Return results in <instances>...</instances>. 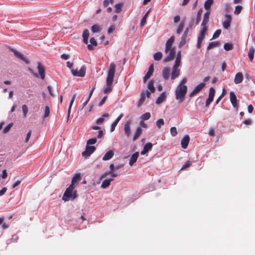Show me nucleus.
I'll use <instances>...</instances> for the list:
<instances>
[{"label":"nucleus","instance_id":"obj_1","mask_svg":"<svg viewBox=\"0 0 255 255\" xmlns=\"http://www.w3.org/2000/svg\"><path fill=\"white\" fill-rule=\"evenodd\" d=\"M187 79L183 78L179 82L175 90V96L176 99L179 103H182L184 100L187 92V87L186 84Z\"/></svg>","mask_w":255,"mask_h":255},{"label":"nucleus","instance_id":"obj_2","mask_svg":"<svg viewBox=\"0 0 255 255\" xmlns=\"http://www.w3.org/2000/svg\"><path fill=\"white\" fill-rule=\"evenodd\" d=\"M116 65L114 62L110 63L107 71V77L106 78V87L104 89L105 93H109L112 90V84L116 73Z\"/></svg>","mask_w":255,"mask_h":255},{"label":"nucleus","instance_id":"obj_3","mask_svg":"<svg viewBox=\"0 0 255 255\" xmlns=\"http://www.w3.org/2000/svg\"><path fill=\"white\" fill-rule=\"evenodd\" d=\"M174 41V37L171 36L169 38L165 44V53L168 55L164 58L165 62H168L172 60L175 55V49L172 47V44Z\"/></svg>","mask_w":255,"mask_h":255},{"label":"nucleus","instance_id":"obj_4","mask_svg":"<svg viewBox=\"0 0 255 255\" xmlns=\"http://www.w3.org/2000/svg\"><path fill=\"white\" fill-rule=\"evenodd\" d=\"M74 188L72 187L71 189H69V186L63 195L62 200L64 201H68L76 199L77 197V192L76 190H74Z\"/></svg>","mask_w":255,"mask_h":255},{"label":"nucleus","instance_id":"obj_5","mask_svg":"<svg viewBox=\"0 0 255 255\" xmlns=\"http://www.w3.org/2000/svg\"><path fill=\"white\" fill-rule=\"evenodd\" d=\"M86 67L85 66H82L80 70L77 69H71V73L74 76L81 77L85 76L86 73Z\"/></svg>","mask_w":255,"mask_h":255},{"label":"nucleus","instance_id":"obj_6","mask_svg":"<svg viewBox=\"0 0 255 255\" xmlns=\"http://www.w3.org/2000/svg\"><path fill=\"white\" fill-rule=\"evenodd\" d=\"M150 93L148 91H142L140 94V98L137 102V106L139 107L145 101V97L149 98Z\"/></svg>","mask_w":255,"mask_h":255},{"label":"nucleus","instance_id":"obj_7","mask_svg":"<svg viewBox=\"0 0 255 255\" xmlns=\"http://www.w3.org/2000/svg\"><path fill=\"white\" fill-rule=\"evenodd\" d=\"M230 100L233 107L237 111H238L239 105L237 104V99L236 95L233 91H231L230 93Z\"/></svg>","mask_w":255,"mask_h":255},{"label":"nucleus","instance_id":"obj_8","mask_svg":"<svg viewBox=\"0 0 255 255\" xmlns=\"http://www.w3.org/2000/svg\"><path fill=\"white\" fill-rule=\"evenodd\" d=\"M215 90L213 87H211L209 90V94L208 96V99L206 101V107H208L210 103L213 101L214 99V97L215 95Z\"/></svg>","mask_w":255,"mask_h":255},{"label":"nucleus","instance_id":"obj_9","mask_svg":"<svg viewBox=\"0 0 255 255\" xmlns=\"http://www.w3.org/2000/svg\"><path fill=\"white\" fill-rule=\"evenodd\" d=\"M81 179L80 173H77L74 175L72 179L71 184L69 186V189L72 187L75 188L76 184H77Z\"/></svg>","mask_w":255,"mask_h":255},{"label":"nucleus","instance_id":"obj_10","mask_svg":"<svg viewBox=\"0 0 255 255\" xmlns=\"http://www.w3.org/2000/svg\"><path fill=\"white\" fill-rule=\"evenodd\" d=\"M205 86V84L204 83H201L196 86L194 87L193 91L190 94L189 96L190 97H193L195 94L199 93L200 91H201Z\"/></svg>","mask_w":255,"mask_h":255},{"label":"nucleus","instance_id":"obj_11","mask_svg":"<svg viewBox=\"0 0 255 255\" xmlns=\"http://www.w3.org/2000/svg\"><path fill=\"white\" fill-rule=\"evenodd\" d=\"M96 148L94 146H86V150L82 152V155L85 157H88L93 153L95 150Z\"/></svg>","mask_w":255,"mask_h":255},{"label":"nucleus","instance_id":"obj_12","mask_svg":"<svg viewBox=\"0 0 255 255\" xmlns=\"http://www.w3.org/2000/svg\"><path fill=\"white\" fill-rule=\"evenodd\" d=\"M154 71L153 64H151L148 69V71L143 78V82L145 83L147 80L151 76Z\"/></svg>","mask_w":255,"mask_h":255},{"label":"nucleus","instance_id":"obj_13","mask_svg":"<svg viewBox=\"0 0 255 255\" xmlns=\"http://www.w3.org/2000/svg\"><path fill=\"white\" fill-rule=\"evenodd\" d=\"M231 20V15L228 14H226V19L223 22V26L225 29H228L230 27Z\"/></svg>","mask_w":255,"mask_h":255},{"label":"nucleus","instance_id":"obj_14","mask_svg":"<svg viewBox=\"0 0 255 255\" xmlns=\"http://www.w3.org/2000/svg\"><path fill=\"white\" fill-rule=\"evenodd\" d=\"M37 69L41 79L43 80L45 76V70L44 66L40 63H38Z\"/></svg>","mask_w":255,"mask_h":255},{"label":"nucleus","instance_id":"obj_15","mask_svg":"<svg viewBox=\"0 0 255 255\" xmlns=\"http://www.w3.org/2000/svg\"><path fill=\"white\" fill-rule=\"evenodd\" d=\"M190 140V137L188 135H185L181 139V147L183 149L187 148L189 142Z\"/></svg>","mask_w":255,"mask_h":255},{"label":"nucleus","instance_id":"obj_16","mask_svg":"<svg viewBox=\"0 0 255 255\" xmlns=\"http://www.w3.org/2000/svg\"><path fill=\"white\" fill-rule=\"evenodd\" d=\"M130 125V122H127V123H126L125 124L124 127V129L125 133L128 137H129V136L130 135L131 133Z\"/></svg>","mask_w":255,"mask_h":255},{"label":"nucleus","instance_id":"obj_17","mask_svg":"<svg viewBox=\"0 0 255 255\" xmlns=\"http://www.w3.org/2000/svg\"><path fill=\"white\" fill-rule=\"evenodd\" d=\"M244 79L243 74L241 72L237 73L234 78V83L236 84H239L242 83Z\"/></svg>","mask_w":255,"mask_h":255},{"label":"nucleus","instance_id":"obj_18","mask_svg":"<svg viewBox=\"0 0 255 255\" xmlns=\"http://www.w3.org/2000/svg\"><path fill=\"white\" fill-rule=\"evenodd\" d=\"M123 116V114H121L120 116L116 119V120L112 124L110 128L111 132H113L114 131L116 127L117 126V124H118V123L121 120Z\"/></svg>","mask_w":255,"mask_h":255},{"label":"nucleus","instance_id":"obj_19","mask_svg":"<svg viewBox=\"0 0 255 255\" xmlns=\"http://www.w3.org/2000/svg\"><path fill=\"white\" fill-rule=\"evenodd\" d=\"M211 13V10L207 11L204 14L203 19L201 24V26L207 25L209 22V16Z\"/></svg>","mask_w":255,"mask_h":255},{"label":"nucleus","instance_id":"obj_20","mask_svg":"<svg viewBox=\"0 0 255 255\" xmlns=\"http://www.w3.org/2000/svg\"><path fill=\"white\" fill-rule=\"evenodd\" d=\"M12 51L13 52L14 55L16 57L25 62L26 63H28V61L27 60V59L20 52L16 51L15 50H12Z\"/></svg>","mask_w":255,"mask_h":255},{"label":"nucleus","instance_id":"obj_21","mask_svg":"<svg viewBox=\"0 0 255 255\" xmlns=\"http://www.w3.org/2000/svg\"><path fill=\"white\" fill-rule=\"evenodd\" d=\"M138 156L139 153L138 152H136L132 154L129 161V164L130 166H132L136 161Z\"/></svg>","mask_w":255,"mask_h":255},{"label":"nucleus","instance_id":"obj_22","mask_svg":"<svg viewBox=\"0 0 255 255\" xmlns=\"http://www.w3.org/2000/svg\"><path fill=\"white\" fill-rule=\"evenodd\" d=\"M90 44H88L87 48L89 50H94V46H96L97 45V43L96 40L94 37H92L90 39Z\"/></svg>","mask_w":255,"mask_h":255},{"label":"nucleus","instance_id":"obj_23","mask_svg":"<svg viewBox=\"0 0 255 255\" xmlns=\"http://www.w3.org/2000/svg\"><path fill=\"white\" fill-rule=\"evenodd\" d=\"M109 175H111V176L113 177L112 178L118 176V174L117 173H115L113 171H107L105 173L101 175L100 178V180H102L103 179Z\"/></svg>","mask_w":255,"mask_h":255},{"label":"nucleus","instance_id":"obj_24","mask_svg":"<svg viewBox=\"0 0 255 255\" xmlns=\"http://www.w3.org/2000/svg\"><path fill=\"white\" fill-rule=\"evenodd\" d=\"M114 154V152L113 150H111L108 151H107L103 157V160H108L111 159Z\"/></svg>","mask_w":255,"mask_h":255},{"label":"nucleus","instance_id":"obj_25","mask_svg":"<svg viewBox=\"0 0 255 255\" xmlns=\"http://www.w3.org/2000/svg\"><path fill=\"white\" fill-rule=\"evenodd\" d=\"M113 180H114L113 178L105 179L103 181L102 184L101 186V187L103 189H106V188H108L110 186L111 182L112 181H113Z\"/></svg>","mask_w":255,"mask_h":255},{"label":"nucleus","instance_id":"obj_26","mask_svg":"<svg viewBox=\"0 0 255 255\" xmlns=\"http://www.w3.org/2000/svg\"><path fill=\"white\" fill-rule=\"evenodd\" d=\"M166 96L165 92H163L156 100V103L160 104L163 103L166 99Z\"/></svg>","mask_w":255,"mask_h":255},{"label":"nucleus","instance_id":"obj_27","mask_svg":"<svg viewBox=\"0 0 255 255\" xmlns=\"http://www.w3.org/2000/svg\"><path fill=\"white\" fill-rule=\"evenodd\" d=\"M170 68L165 67L162 71V76L165 80H168L169 78Z\"/></svg>","mask_w":255,"mask_h":255},{"label":"nucleus","instance_id":"obj_28","mask_svg":"<svg viewBox=\"0 0 255 255\" xmlns=\"http://www.w3.org/2000/svg\"><path fill=\"white\" fill-rule=\"evenodd\" d=\"M76 97V93H74L72 95V98L71 99L70 102L69 106V108H68V119L69 118V117L70 116L71 108H72L73 104V103H74V102L75 101Z\"/></svg>","mask_w":255,"mask_h":255},{"label":"nucleus","instance_id":"obj_29","mask_svg":"<svg viewBox=\"0 0 255 255\" xmlns=\"http://www.w3.org/2000/svg\"><path fill=\"white\" fill-rule=\"evenodd\" d=\"M83 42L85 44H87L88 42V38L89 36V31L88 29H85L83 33Z\"/></svg>","mask_w":255,"mask_h":255},{"label":"nucleus","instance_id":"obj_30","mask_svg":"<svg viewBox=\"0 0 255 255\" xmlns=\"http://www.w3.org/2000/svg\"><path fill=\"white\" fill-rule=\"evenodd\" d=\"M180 75V69H172V73L171 75V79L174 80L176 78L178 77Z\"/></svg>","mask_w":255,"mask_h":255},{"label":"nucleus","instance_id":"obj_31","mask_svg":"<svg viewBox=\"0 0 255 255\" xmlns=\"http://www.w3.org/2000/svg\"><path fill=\"white\" fill-rule=\"evenodd\" d=\"M255 52V49L253 46H252L250 47L249 53H248V56L249 58V59L251 61H253L254 57V54Z\"/></svg>","mask_w":255,"mask_h":255},{"label":"nucleus","instance_id":"obj_32","mask_svg":"<svg viewBox=\"0 0 255 255\" xmlns=\"http://www.w3.org/2000/svg\"><path fill=\"white\" fill-rule=\"evenodd\" d=\"M142 129L139 128V127H138L136 129V131L134 134V135H133V140L134 141L135 140H136L138 137L140 136V135L142 133Z\"/></svg>","mask_w":255,"mask_h":255},{"label":"nucleus","instance_id":"obj_33","mask_svg":"<svg viewBox=\"0 0 255 255\" xmlns=\"http://www.w3.org/2000/svg\"><path fill=\"white\" fill-rule=\"evenodd\" d=\"M109 115L108 113H105L103 115L102 117L98 118L96 121V124L97 125H101L104 122V118L109 117Z\"/></svg>","mask_w":255,"mask_h":255},{"label":"nucleus","instance_id":"obj_34","mask_svg":"<svg viewBox=\"0 0 255 255\" xmlns=\"http://www.w3.org/2000/svg\"><path fill=\"white\" fill-rule=\"evenodd\" d=\"M213 3V0H207L204 3V8L207 10V11L211 10L210 7Z\"/></svg>","mask_w":255,"mask_h":255},{"label":"nucleus","instance_id":"obj_35","mask_svg":"<svg viewBox=\"0 0 255 255\" xmlns=\"http://www.w3.org/2000/svg\"><path fill=\"white\" fill-rule=\"evenodd\" d=\"M188 40L189 39L188 38L187 36L183 35L181 37V41L179 43V47H181L183 46Z\"/></svg>","mask_w":255,"mask_h":255},{"label":"nucleus","instance_id":"obj_36","mask_svg":"<svg viewBox=\"0 0 255 255\" xmlns=\"http://www.w3.org/2000/svg\"><path fill=\"white\" fill-rule=\"evenodd\" d=\"M101 26L98 24H94L91 27V30L93 33L99 32L101 30Z\"/></svg>","mask_w":255,"mask_h":255},{"label":"nucleus","instance_id":"obj_37","mask_svg":"<svg viewBox=\"0 0 255 255\" xmlns=\"http://www.w3.org/2000/svg\"><path fill=\"white\" fill-rule=\"evenodd\" d=\"M220 43L218 41L212 42L209 43L208 46H207V50H209L213 48L217 47L219 45Z\"/></svg>","mask_w":255,"mask_h":255},{"label":"nucleus","instance_id":"obj_38","mask_svg":"<svg viewBox=\"0 0 255 255\" xmlns=\"http://www.w3.org/2000/svg\"><path fill=\"white\" fill-rule=\"evenodd\" d=\"M205 37V36L203 35H201L199 34V35L198 37V42L197 44V47L198 48H200L201 46V44L202 43V41Z\"/></svg>","mask_w":255,"mask_h":255},{"label":"nucleus","instance_id":"obj_39","mask_svg":"<svg viewBox=\"0 0 255 255\" xmlns=\"http://www.w3.org/2000/svg\"><path fill=\"white\" fill-rule=\"evenodd\" d=\"M150 114L148 112H147L141 116L140 119L142 121H146L150 118Z\"/></svg>","mask_w":255,"mask_h":255},{"label":"nucleus","instance_id":"obj_40","mask_svg":"<svg viewBox=\"0 0 255 255\" xmlns=\"http://www.w3.org/2000/svg\"><path fill=\"white\" fill-rule=\"evenodd\" d=\"M123 4L122 3H117L115 5V11L116 13H119L122 10Z\"/></svg>","mask_w":255,"mask_h":255},{"label":"nucleus","instance_id":"obj_41","mask_svg":"<svg viewBox=\"0 0 255 255\" xmlns=\"http://www.w3.org/2000/svg\"><path fill=\"white\" fill-rule=\"evenodd\" d=\"M147 88L151 93H153L154 92L155 88L153 86V82L152 81H150L149 82L147 85Z\"/></svg>","mask_w":255,"mask_h":255},{"label":"nucleus","instance_id":"obj_42","mask_svg":"<svg viewBox=\"0 0 255 255\" xmlns=\"http://www.w3.org/2000/svg\"><path fill=\"white\" fill-rule=\"evenodd\" d=\"M162 56V53L161 52H157L154 54V59L156 61L160 60Z\"/></svg>","mask_w":255,"mask_h":255},{"label":"nucleus","instance_id":"obj_43","mask_svg":"<svg viewBox=\"0 0 255 255\" xmlns=\"http://www.w3.org/2000/svg\"><path fill=\"white\" fill-rule=\"evenodd\" d=\"M148 11H147L144 15V16L142 17V18L141 19V21H140V26H143L145 24L147 16L148 15Z\"/></svg>","mask_w":255,"mask_h":255},{"label":"nucleus","instance_id":"obj_44","mask_svg":"<svg viewBox=\"0 0 255 255\" xmlns=\"http://www.w3.org/2000/svg\"><path fill=\"white\" fill-rule=\"evenodd\" d=\"M233 45L231 43H225V44L224 45V48L227 51L232 50L233 49Z\"/></svg>","mask_w":255,"mask_h":255},{"label":"nucleus","instance_id":"obj_45","mask_svg":"<svg viewBox=\"0 0 255 255\" xmlns=\"http://www.w3.org/2000/svg\"><path fill=\"white\" fill-rule=\"evenodd\" d=\"M156 124L158 128H160L164 124V120L162 119H160L157 121Z\"/></svg>","mask_w":255,"mask_h":255},{"label":"nucleus","instance_id":"obj_46","mask_svg":"<svg viewBox=\"0 0 255 255\" xmlns=\"http://www.w3.org/2000/svg\"><path fill=\"white\" fill-rule=\"evenodd\" d=\"M152 144L150 142H148L147 143H146L144 147H143V148L147 151V152H148L149 150H150L151 148H152Z\"/></svg>","mask_w":255,"mask_h":255},{"label":"nucleus","instance_id":"obj_47","mask_svg":"<svg viewBox=\"0 0 255 255\" xmlns=\"http://www.w3.org/2000/svg\"><path fill=\"white\" fill-rule=\"evenodd\" d=\"M222 30L221 29L217 30L214 33L212 39L218 38L221 34Z\"/></svg>","mask_w":255,"mask_h":255},{"label":"nucleus","instance_id":"obj_48","mask_svg":"<svg viewBox=\"0 0 255 255\" xmlns=\"http://www.w3.org/2000/svg\"><path fill=\"white\" fill-rule=\"evenodd\" d=\"M50 114V109L48 106H46L45 108L44 114L43 116V118H45L48 117Z\"/></svg>","mask_w":255,"mask_h":255},{"label":"nucleus","instance_id":"obj_49","mask_svg":"<svg viewBox=\"0 0 255 255\" xmlns=\"http://www.w3.org/2000/svg\"><path fill=\"white\" fill-rule=\"evenodd\" d=\"M97 142V138L96 137L88 139L87 141V145L94 144Z\"/></svg>","mask_w":255,"mask_h":255},{"label":"nucleus","instance_id":"obj_50","mask_svg":"<svg viewBox=\"0 0 255 255\" xmlns=\"http://www.w3.org/2000/svg\"><path fill=\"white\" fill-rule=\"evenodd\" d=\"M184 27V22H182L180 23L179 25L178 26V27L176 30V33L177 34H180L182 31L183 30Z\"/></svg>","mask_w":255,"mask_h":255},{"label":"nucleus","instance_id":"obj_51","mask_svg":"<svg viewBox=\"0 0 255 255\" xmlns=\"http://www.w3.org/2000/svg\"><path fill=\"white\" fill-rule=\"evenodd\" d=\"M170 131L172 136H175L177 134V129L175 127H171Z\"/></svg>","mask_w":255,"mask_h":255},{"label":"nucleus","instance_id":"obj_52","mask_svg":"<svg viewBox=\"0 0 255 255\" xmlns=\"http://www.w3.org/2000/svg\"><path fill=\"white\" fill-rule=\"evenodd\" d=\"M202 26V28L200 31V34L203 35L205 36L206 32L207 31V30L208 29V27H207V25H204V26Z\"/></svg>","mask_w":255,"mask_h":255},{"label":"nucleus","instance_id":"obj_53","mask_svg":"<svg viewBox=\"0 0 255 255\" xmlns=\"http://www.w3.org/2000/svg\"><path fill=\"white\" fill-rule=\"evenodd\" d=\"M180 61H181L180 60L175 59V61L174 64L172 67V69H179L178 67L180 66Z\"/></svg>","mask_w":255,"mask_h":255},{"label":"nucleus","instance_id":"obj_54","mask_svg":"<svg viewBox=\"0 0 255 255\" xmlns=\"http://www.w3.org/2000/svg\"><path fill=\"white\" fill-rule=\"evenodd\" d=\"M242 9V7L240 5H237L235 7V9L234 10V13L235 14H239L241 12Z\"/></svg>","mask_w":255,"mask_h":255},{"label":"nucleus","instance_id":"obj_55","mask_svg":"<svg viewBox=\"0 0 255 255\" xmlns=\"http://www.w3.org/2000/svg\"><path fill=\"white\" fill-rule=\"evenodd\" d=\"M12 126V123H10L7 126H6L3 129V133H5L9 131Z\"/></svg>","mask_w":255,"mask_h":255},{"label":"nucleus","instance_id":"obj_56","mask_svg":"<svg viewBox=\"0 0 255 255\" xmlns=\"http://www.w3.org/2000/svg\"><path fill=\"white\" fill-rule=\"evenodd\" d=\"M22 110L24 117H26V114L28 112V108H27V107L26 106V105H23L22 106Z\"/></svg>","mask_w":255,"mask_h":255},{"label":"nucleus","instance_id":"obj_57","mask_svg":"<svg viewBox=\"0 0 255 255\" xmlns=\"http://www.w3.org/2000/svg\"><path fill=\"white\" fill-rule=\"evenodd\" d=\"M115 25L114 24L111 25L108 29V34H111L114 32L115 29Z\"/></svg>","mask_w":255,"mask_h":255},{"label":"nucleus","instance_id":"obj_58","mask_svg":"<svg viewBox=\"0 0 255 255\" xmlns=\"http://www.w3.org/2000/svg\"><path fill=\"white\" fill-rule=\"evenodd\" d=\"M191 165V162L190 161H187L186 162V163H185V164L182 167V168H181V169H185L186 168H187L188 167H189L190 165Z\"/></svg>","mask_w":255,"mask_h":255},{"label":"nucleus","instance_id":"obj_59","mask_svg":"<svg viewBox=\"0 0 255 255\" xmlns=\"http://www.w3.org/2000/svg\"><path fill=\"white\" fill-rule=\"evenodd\" d=\"M31 130H30L26 134V138L25 139V142H28V141H29V139L31 136Z\"/></svg>","mask_w":255,"mask_h":255},{"label":"nucleus","instance_id":"obj_60","mask_svg":"<svg viewBox=\"0 0 255 255\" xmlns=\"http://www.w3.org/2000/svg\"><path fill=\"white\" fill-rule=\"evenodd\" d=\"M47 89H48V91H49V92L50 95L52 97H54V96H55V95H54V93H53V90H52V87H51V86H48L47 87Z\"/></svg>","mask_w":255,"mask_h":255},{"label":"nucleus","instance_id":"obj_61","mask_svg":"<svg viewBox=\"0 0 255 255\" xmlns=\"http://www.w3.org/2000/svg\"><path fill=\"white\" fill-rule=\"evenodd\" d=\"M201 16L197 15L196 19H195V24L196 25L198 24L201 20Z\"/></svg>","mask_w":255,"mask_h":255},{"label":"nucleus","instance_id":"obj_62","mask_svg":"<svg viewBox=\"0 0 255 255\" xmlns=\"http://www.w3.org/2000/svg\"><path fill=\"white\" fill-rule=\"evenodd\" d=\"M90 99V98H88L86 100V101L85 102H84L82 104V107H81V110H82L84 109V108L87 105V104L89 102Z\"/></svg>","mask_w":255,"mask_h":255},{"label":"nucleus","instance_id":"obj_63","mask_svg":"<svg viewBox=\"0 0 255 255\" xmlns=\"http://www.w3.org/2000/svg\"><path fill=\"white\" fill-rule=\"evenodd\" d=\"M61 58L62 59H64V60H67L68 59H69V55L68 54H62L61 55Z\"/></svg>","mask_w":255,"mask_h":255},{"label":"nucleus","instance_id":"obj_64","mask_svg":"<svg viewBox=\"0 0 255 255\" xmlns=\"http://www.w3.org/2000/svg\"><path fill=\"white\" fill-rule=\"evenodd\" d=\"M103 134H104L103 131L102 129H100V130H99V133L97 135V138H102L103 136Z\"/></svg>","mask_w":255,"mask_h":255}]
</instances>
